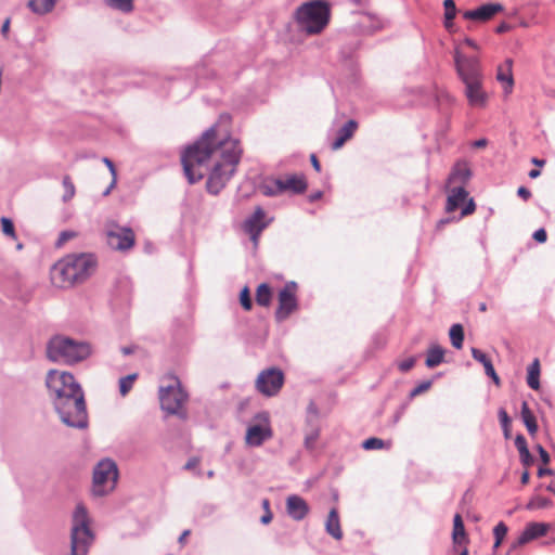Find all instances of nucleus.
Instances as JSON below:
<instances>
[{
	"instance_id": "obj_1",
	"label": "nucleus",
	"mask_w": 555,
	"mask_h": 555,
	"mask_svg": "<svg viewBox=\"0 0 555 555\" xmlns=\"http://www.w3.org/2000/svg\"><path fill=\"white\" fill-rule=\"evenodd\" d=\"M242 152L238 140L217 139L216 128L210 127L182 152L184 175L190 184L208 176L206 190L218 195L235 173Z\"/></svg>"
},
{
	"instance_id": "obj_2",
	"label": "nucleus",
	"mask_w": 555,
	"mask_h": 555,
	"mask_svg": "<svg viewBox=\"0 0 555 555\" xmlns=\"http://www.w3.org/2000/svg\"><path fill=\"white\" fill-rule=\"evenodd\" d=\"M46 385L62 422L72 427L87 426L83 390L74 375L65 371L50 370L47 373Z\"/></svg>"
},
{
	"instance_id": "obj_3",
	"label": "nucleus",
	"mask_w": 555,
	"mask_h": 555,
	"mask_svg": "<svg viewBox=\"0 0 555 555\" xmlns=\"http://www.w3.org/2000/svg\"><path fill=\"white\" fill-rule=\"evenodd\" d=\"M96 268V259L91 254H70L53 264L51 282L60 288L70 287L86 281Z\"/></svg>"
},
{
	"instance_id": "obj_4",
	"label": "nucleus",
	"mask_w": 555,
	"mask_h": 555,
	"mask_svg": "<svg viewBox=\"0 0 555 555\" xmlns=\"http://www.w3.org/2000/svg\"><path fill=\"white\" fill-rule=\"evenodd\" d=\"M331 9L324 0H313L302 3L295 13L299 28L309 34H320L328 24Z\"/></svg>"
},
{
	"instance_id": "obj_5",
	"label": "nucleus",
	"mask_w": 555,
	"mask_h": 555,
	"mask_svg": "<svg viewBox=\"0 0 555 555\" xmlns=\"http://www.w3.org/2000/svg\"><path fill=\"white\" fill-rule=\"evenodd\" d=\"M164 382L167 384L160 385L158 390L162 410L168 415H176L185 421L188 411L184 405L189 399L188 392L177 376H168Z\"/></svg>"
},
{
	"instance_id": "obj_6",
	"label": "nucleus",
	"mask_w": 555,
	"mask_h": 555,
	"mask_svg": "<svg viewBox=\"0 0 555 555\" xmlns=\"http://www.w3.org/2000/svg\"><path fill=\"white\" fill-rule=\"evenodd\" d=\"M89 345L78 343L67 337L56 336L48 345V358L53 362L73 364L89 357Z\"/></svg>"
},
{
	"instance_id": "obj_7",
	"label": "nucleus",
	"mask_w": 555,
	"mask_h": 555,
	"mask_svg": "<svg viewBox=\"0 0 555 555\" xmlns=\"http://www.w3.org/2000/svg\"><path fill=\"white\" fill-rule=\"evenodd\" d=\"M90 517L86 506L77 504L73 515L70 534L72 555H87L94 541V534L90 528Z\"/></svg>"
},
{
	"instance_id": "obj_8",
	"label": "nucleus",
	"mask_w": 555,
	"mask_h": 555,
	"mask_svg": "<svg viewBox=\"0 0 555 555\" xmlns=\"http://www.w3.org/2000/svg\"><path fill=\"white\" fill-rule=\"evenodd\" d=\"M118 479V469L114 461L105 459L98 463L93 470L92 493L103 496L112 492Z\"/></svg>"
},
{
	"instance_id": "obj_9",
	"label": "nucleus",
	"mask_w": 555,
	"mask_h": 555,
	"mask_svg": "<svg viewBox=\"0 0 555 555\" xmlns=\"http://www.w3.org/2000/svg\"><path fill=\"white\" fill-rule=\"evenodd\" d=\"M104 235L106 244L114 250L127 251L135 245L134 231L115 222L105 224Z\"/></svg>"
},
{
	"instance_id": "obj_10",
	"label": "nucleus",
	"mask_w": 555,
	"mask_h": 555,
	"mask_svg": "<svg viewBox=\"0 0 555 555\" xmlns=\"http://www.w3.org/2000/svg\"><path fill=\"white\" fill-rule=\"evenodd\" d=\"M453 59L455 72L462 83L476 79H485L482 67L477 56L466 55L459 49H455Z\"/></svg>"
},
{
	"instance_id": "obj_11",
	"label": "nucleus",
	"mask_w": 555,
	"mask_h": 555,
	"mask_svg": "<svg viewBox=\"0 0 555 555\" xmlns=\"http://www.w3.org/2000/svg\"><path fill=\"white\" fill-rule=\"evenodd\" d=\"M284 384V374L278 367H269L261 371L256 379L257 390L267 396L276 395Z\"/></svg>"
},
{
	"instance_id": "obj_12",
	"label": "nucleus",
	"mask_w": 555,
	"mask_h": 555,
	"mask_svg": "<svg viewBox=\"0 0 555 555\" xmlns=\"http://www.w3.org/2000/svg\"><path fill=\"white\" fill-rule=\"evenodd\" d=\"M297 283L294 281L287 282L284 287L279 292V306L275 310V319L278 321L286 320L298 308V300L296 297Z\"/></svg>"
},
{
	"instance_id": "obj_13",
	"label": "nucleus",
	"mask_w": 555,
	"mask_h": 555,
	"mask_svg": "<svg viewBox=\"0 0 555 555\" xmlns=\"http://www.w3.org/2000/svg\"><path fill=\"white\" fill-rule=\"evenodd\" d=\"M266 212L258 206L253 215H250L243 223V230L249 235L250 240L257 244L261 232L269 225L264 221Z\"/></svg>"
},
{
	"instance_id": "obj_14",
	"label": "nucleus",
	"mask_w": 555,
	"mask_h": 555,
	"mask_svg": "<svg viewBox=\"0 0 555 555\" xmlns=\"http://www.w3.org/2000/svg\"><path fill=\"white\" fill-rule=\"evenodd\" d=\"M504 7L498 2H488L481 4L474 10H467L463 13L465 20L487 22L491 20L495 14L502 12Z\"/></svg>"
},
{
	"instance_id": "obj_15",
	"label": "nucleus",
	"mask_w": 555,
	"mask_h": 555,
	"mask_svg": "<svg viewBox=\"0 0 555 555\" xmlns=\"http://www.w3.org/2000/svg\"><path fill=\"white\" fill-rule=\"evenodd\" d=\"M464 94L472 106L481 107L487 102V93L483 89V79L464 82Z\"/></svg>"
},
{
	"instance_id": "obj_16",
	"label": "nucleus",
	"mask_w": 555,
	"mask_h": 555,
	"mask_svg": "<svg viewBox=\"0 0 555 555\" xmlns=\"http://www.w3.org/2000/svg\"><path fill=\"white\" fill-rule=\"evenodd\" d=\"M550 524L532 521L527 524L521 534L514 542L513 547L521 546L545 535L550 530Z\"/></svg>"
},
{
	"instance_id": "obj_17",
	"label": "nucleus",
	"mask_w": 555,
	"mask_h": 555,
	"mask_svg": "<svg viewBox=\"0 0 555 555\" xmlns=\"http://www.w3.org/2000/svg\"><path fill=\"white\" fill-rule=\"evenodd\" d=\"M308 503L297 494L288 495L286 499V512L288 516L296 520H302L309 514Z\"/></svg>"
},
{
	"instance_id": "obj_18",
	"label": "nucleus",
	"mask_w": 555,
	"mask_h": 555,
	"mask_svg": "<svg viewBox=\"0 0 555 555\" xmlns=\"http://www.w3.org/2000/svg\"><path fill=\"white\" fill-rule=\"evenodd\" d=\"M272 430L268 425L255 424L250 425L246 430L245 440L249 447H259L266 440L271 438Z\"/></svg>"
},
{
	"instance_id": "obj_19",
	"label": "nucleus",
	"mask_w": 555,
	"mask_h": 555,
	"mask_svg": "<svg viewBox=\"0 0 555 555\" xmlns=\"http://www.w3.org/2000/svg\"><path fill=\"white\" fill-rule=\"evenodd\" d=\"M473 176L472 169L466 160H457L449 175L448 182L451 183H460V185L465 186V184L470 180Z\"/></svg>"
},
{
	"instance_id": "obj_20",
	"label": "nucleus",
	"mask_w": 555,
	"mask_h": 555,
	"mask_svg": "<svg viewBox=\"0 0 555 555\" xmlns=\"http://www.w3.org/2000/svg\"><path fill=\"white\" fill-rule=\"evenodd\" d=\"M357 129L358 122L354 119H349L341 128L338 129L337 137L332 142V149L336 151L343 147L344 144L353 137Z\"/></svg>"
},
{
	"instance_id": "obj_21",
	"label": "nucleus",
	"mask_w": 555,
	"mask_h": 555,
	"mask_svg": "<svg viewBox=\"0 0 555 555\" xmlns=\"http://www.w3.org/2000/svg\"><path fill=\"white\" fill-rule=\"evenodd\" d=\"M472 357L474 358V360L483 365L486 375L490 377L496 386H500L501 379L496 374L494 366L491 360L488 358V356L478 348L473 347Z\"/></svg>"
},
{
	"instance_id": "obj_22",
	"label": "nucleus",
	"mask_w": 555,
	"mask_h": 555,
	"mask_svg": "<svg viewBox=\"0 0 555 555\" xmlns=\"http://www.w3.org/2000/svg\"><path fill=\"white\" fill-rule=\"evenodd\" d=\"M467 196L468 192L465 190V186L457 185L452 188L447 198L446 210L448 212L455 211Z\"/></svg>"
},
{
	"instance_id": "obj_23",
	"label": "nucleus",
	"mask_w": 555,
	"mask_h": 555,
	"mask_svg": "<svg viewBox=\"0 0 555 555\" xmlns=\"http://www.w3.org/2000/svg\"><path fill=\"white\" fill-rule=\"evenodd\" d=\"M260 191L263 195L272 197L285 192V185L281 178H266L260 184Z\"/></svg>"
},
{
	"instance_id": "obj_24",
	"label": "nucleus",
	"mask_w": 555,
	"mask_h": 555,
	"mask_svg": "<svg viewBox=\"0 0 555 555\" xmlns=\"http://www.w3.org/2000/svg\"><path fill=\"white\" fill-rule=\"evenodd\" d=\"M325 530L335 540H340L343 538L339 516L336 508H332L330 511L327 519L325 521Z\"/></svg>"
},
{
	"instance_id": "obj_25",
	"label": "nucleus",
	"mask_w": 555,
	"mask_h": 555,
	"mask_svg": "<svg viewBox=\"0 0 555 555\" xmlns=\"http://www.w3.org/2000/svg\"><path fill=\"white\" fill-rule=\"evenodd\" d=\"M512 68H513V60L512 59H506L505 63L498 67L496 79L500 82L507 83V86L505 87V92H511L512 88L514 86Z\"/></svg>"
},
{
	"instance_id": "obj_26",
	"label": "nucleus",
	"mask_w": 555,
	"mask_h": 555,
	"mask_svg": "<svg viewBox=\"0 0 555 555\" xmlns=\"http://www.w3.org/2000/svg\"><path fill=\"white\" fill-rule=\"evenodd\" d=\"M285 192L291 191L294 194H302L307 190V182L304 176L291 175L283 179Z\"/></svg>"
},
{
	"instance_id": "obj_27",
	"label": "nucleus",
	"mask_w": 555,
	"mask_h": 555,
	"mask_svg": "<svg viewBox=\"0 0 555 555\" xmlns=\"http://www.w3.org/2000/svg\"><path fill=\"white\" fill-rule=\"evenodd\" d=\"M520 414H521L522 422H524L528 433L531 436H534L538 431V424H537L535 416L533 415L532 411L529 409V405L526 401H524L521 404Z\"/></svg>"
},
{
	"instance_id": "obj_28",
	"label": "nucleus",
	"mask_w": 555,
	"mask_h": 555,
	"mask_svg": "<svg viewBox=\"0 0 555 555\" xmlns=\"http://www.w3.org/2000/svg\"><path fill=\"white\" fill-rule=\"evenodd\" d=\"M444 349L439 345H433L428 351L425 364L427 367L433 369L443 362Z\"/></svg>"
},
{
	"instance_id": "obj_29",
	"label": "nucleus",
	"mask_w": 555,
	"mask_h": 555,
	"mask_svg": "<svg viewBox=\"0 0 555 555\" xmlns=\"http://www.w3.org/2000/svg\"><path fill=\"white\" fill-rule=\"evenodd\" d=\"M452 539L454 544L461 545L467 542L464 522L460 514H455L453 519Z\"/></svg>"
},
{
	"instance_id": "obj_30",
	"label": "nucleus",
	"mask_w": 555,
	"mask_h": 555,
	"mask_svg": "<svg viewBox=\"0 0 555 555\" xmlns=\"http://www.w3.org/2000/svg\"><path fill=\"white\" fill-rule=\"evenodd\" d=\"M27 7L38 15L51 12L55 7V0H29Z\"/></svg>"
},
{
	"instance_id": "obj_31",
	"label": "nucleus",
	"mask_w": 555,
	"mask_h": 555,
	"mask_svg": "<svg viewBox=\"0 0 555 555\" xmlns=\"http://www.w3.org/2000/svg\"><path fill=\"white\" fill-rule=\"evenodd\" d=\"M527 384L533 390L540 388V363L538 359L528 367Z\"/></svg>"
},
{
	"instance_id": "obj_32",
	"label": "nucleus",
	"mask_w": 555,
	"mask_h": 555,
	"mask_svg": "<svg viewBox=\"0 0 555 555\" xmlns=\"http://www.w3.org/2000/svg\"><path fill=\"white\" fill-rule=\"evenodd\" d=\"M449 336L452 346L455 349H461L463 347L464 343V328L463 325L460 323H455L450 327Z\"/></svg>"
},
{
	"instance_id": "obj_33",
	"label": "nucleus",
	"mask_w": 555,
	"mask_h": 555,
	"mask_svg": "<svg viewBox=\"0 0 555 555\" xmlns=\"http://www.w3.org/2000/svg\"><path fill=\"white\" fill-rule=\"evenodd\" d=\"M272 293L267 283H261L256 291V301L259 306L268 307L271 302Z\"/></svg>"
},
{
	"instance_id": "obj_34",
	"label": "nucleus",
	"mask_w": 555,
	"mask_h": 555,
	"mask_svg": "<svg viewBox=\"0 0 555 555\" xmlns=\"http://www.w3.org/2000/svg\"><path fill=\"white\" fill-rule=\"evenodd\" d=\"M137 378V373H132L119 379V393L122 397L127 396L129 391L133 388Z\"/></svg>"
},
{
	"instance_id": "obj_35",
	"label": "nucleus",
	"mask_w": 555,
	"mask_h": 555,
	"mask_svg": "<svg viewBox=\"0 0 555 555\" xmlns=\"http://www.w3.org/2000/svg\"><path fill=\"white\" fill-rule=\"evenodd\" d=\"M390 446H391L390 441H385V440H383L380 438H376V437L367 438L362 442V448L364 450H379L383 448H390Z\"/></svg>"
},
{
	"instance_id": "obj_36",
	"label": "nucleus",
	"mask_w": 555,
	"mask_h": 555,
	"mask_svg": "<svg viewBox=\"0 0 555 555\" xmlns=\"http://www.w3.org/2000/svg\"><path fill=\"white\" fill-rule=\"evenodd\" d=\"M499 421L503 430V435L505 439L511 438V417L508 416L505 409L501 408L498 412Z\"/></svg>"
},
{
	"instance_id": "obj_37",
	"label": "nucleus",
	"mask_w": 555,
	"mask_h": 555,
	"mask_svg": "<svg viewBox=\"0 0 555 555\" xmlns=\"http://www.w3.org/2000/svg\"><path fill=\"white\" fill-rule=\"evenodd\" d=\"M62 184H63V188H64L63 201L64 202H68L76 194L75 184H74V182L72 181V178L68 175L64 176Z\"/></svg>"
},
{
	"instance_id": "obj_38",
	"label": "nucleus",
	"mask_w": 555,
	"mask_h": 555,
	"mask_svg": "<svg viewBox=\"0 0 555 555\" xmlns=\"http://www.w3.org/2000/svg\"><path fill=\"white\" fill-rule=\"evenodd\" d=\"M552 505H553V502L548 498L537 496L535 499L531 500L527 504V508L528 509L546 508V507H551Z\"/></svg>"
},
{
	"instance_id": "obj_39",
	"label": "nucleus",
	"mask_w": 555,
	"mask_h": 555,
	"mask_svg": "<svg viewBox=\"0 0 555 555\" xmlns=\"http://www.w3.org/2000/svg\"><path fill=\"white\" fill-rule=\"evenodd\" d=\"M134 0H108L107 3L122 12H130L133 9Z\"/></svg>"
},
{
	"instance_id": "obj_40",
	"label": "nucleus",
	"mask_w": 555,
	"mask_h": 555,
	"mask_svg": "<svg viewBox=\"0 0 555 555\" xmlns=\"http://www.w3.org/2000/svg\"><path fill=\"white\" fill-rule=\"evenodd\" d=\"M240 302L245 310H250L253 307V300L249 288L245 286L240 293Z\"/></svg>"
},
{
	"instance_id": "obj_41",
	"label": "nucleus",
	"mask_w": 555,
	"mask_h": 555,
	"mask_svg": "<svg viewBox=\"0 0 555 555\" xmlns=\"http://www.w3.org/2000/svg\"><path fill=\"white\" fill-rule=\"evenodd\" d=\"M103 163L106 165V167L109 169L111 173H112V181H111V184L104 191L103 195L106 196L111 193V191L114 189L115 184H116V169H115V166L113 164V162L108 158H103Z\"/></svg>"
},
{
	"instance_id": "obj_42",
	"label": "nucleus",
	"mask_w": 555,
	"mask_h": 555,
	"mask_svg": "<svg viewBox=\"0 0 555 555\" xmlns=\"http://www.w3.org/2000/svg\"><path fill=\"white\" fill-rule=\"evenodd\" d=\"M443 8H444V16L447 20H454L457 13L456 4L454 0H444L443 1Z\"/></svg>"
},
{
	"instance_id": "obj_43",
	"label": "nucleus",
	"mask_w": 555,
	"mask_h": 555,
	"mask_svg": "<svg viewBox=\"0 0 555 555\" xmlns=\"http://www.w3.org/2000/svg\"><path fill=\"white\" fill-rule=\"evenodd\" d=\"M319 436H320V431L318 428L311 429V431L309 434H307L305 437L306 449L313 450Z\"/></svg>"
},
{
	"instance_id": "obj_44",
	"label": "nucleus",
	"mask_w": 555,
	"mask_h": 555,
	"mask_svg": "<svg viewBox=\"0 0 555 555\" xmlns=\"http://www.w3.org/2000/svg\"><path fill=\"white\" fill-rule=\"evenodd\" d=\"M1 225H2V232L12 237V238H15V230H14V224L12 222L11 219L7 218V217H2L1 218Z\"/></svg>"
},
{
	"instance_id": "obj_45",
	"label": "nucleus",
	"mask_w": 555,
	"mask_h": 555,
	"mask_svg": "<svg viewBox=\"0 0 555 555\" xmlns=\"http://www.w3.org/2000/svg\"><path fill=\"white\" fill-rule=\"evenodd\" d=\"M433 382L431 380H424L420 385H417L415 388H413L410 391L409 398L413 399L416 396L427 391L431 387Z\"/></svg>"
},
{
	"instance_id": "obj_46",
	"label": "nucleus",
	"mask_w": 555,
	"mask_h": 555,
	"mask_svg": "<svg viewBox=\"0 0 555 555\" xmlns=\"http://www.w3.org/2000/svg\"><path fill=\"white\" fill-rule=\"evenodd\" d=\"M262 508L264 511H263L262 517L260 518V522L262 525H268L272 520V517H273V515L270 511V502L268 499L262 500Z\"/></svg>"
},
{
	"instance_id": "obj_47",
	"label": "nucleus",
	"mask_w": 555,
	"mask_h": 555,
	"mask_svg": "<svg viewBox=\"0 0 555 555\" xmlns=\"http://www.w3.org/2000/svg\"><path fill=\"white\" fill-rule=\"evenodd\" d=\"M507 531V526L503 521H500L493 529L494 539L504 540Z\"/></svg>"
},
{
	"instance_id": "obj_48",
	"label": "nucleus",
	"mask_w": 555,
	"mask_h": 555,
	"mask_svg": "<svg viewBox=\"0 0 555 555\" xmlns=\"http://www.w3.org/2000/svg\"><path fill=\"white\" fill-rule=\"evenodd\" d=\"M416 359L414 357H410L398 364L399 370L402 373L409 372L415 365Z\"/></svg>"
},
{
	"instance_id": "obj_49",
	"label": "nucleus",
	"mask_w": 555,
	"mask_h": 555,
	"mask_svg": "<svg viewBox=\"0 0 555 555\" xmlns=\"http://www.w3.org/2000/svg\"><path fill=\"white\" fill-rule=\"evenodd\" d=\"M520 462L525 467H529L533 463V456L531 455L529 449L524 450L519 453Z\"/></svg>"
},
{
	"instance_id": "obj_50",
	"label": "nucleus",
	"mask_w": 555,
	"mask_h": 555,
	"mask_svg": "<svg viewBox=\"0 0 555 555\" xmlns=\"http://www.w3.org/2000/svg\"><path fill=\"white\" fill-rule=\"evenodd\" d=\"M515 447L517 448L518 452L520 453L521 451H526L528 450V446H527V440L526 438L524 437V435L521 434H518L516 437H515Z\"/></svg>"
},
{
	"instance_id": "obj_51",
	"label": "nucleus",
	"mask_w": 555,
	"mask_h": 555,
	"mask_svg": "<svg viewBox=\"0 0 555 555\" xmlns=\"http://www.w3.org/2000/svg\"><path fill=\"white\" fill-rule=\"evenodd\" d=\"M532 238L538 243H545L547 240V233L545 229L540 228L533 232Z\"/></svg>"
},
{
	"instance_id": "obj_52",
	"label": "nucleus",
	"mask_w": 555,
	"mask_h": 555,
	"mask_svg": "<svg viewBox=\"0 0 555 555\" xmlns=\"http://www.w3.org/2000/svg\"><path fill=\"white\" fill-rule=\"evenodd\" d=\"M76 237V233L73 232V231H63L60 236H59V240H57V246H62L63 244H65L66 242H68L69 240Z\"/></svg>"
},
{
	"instance_id": "obj_53",
	"label": "nucleus",
	"mask_w": 555,
	"mask_h": 555,
	"mask_svg": "<svg viewBox=\"0 0 555 555\" xmlns=\"http://www.w3.org/2000/svg\"><path fill=\"white\" fill-rule=\"evenodd\" d=\"M537 450L539 452L540 459L543 462V464H545V465L548 464L551 461V457H550V454L547 453V451L541 444L537 446Z\"/></svg>"
},
{
	"instance_id": "obj_54",
	"label": "nucleus",
	"mask_w": 555,
	"mask_h": 555,
	"mask_svg": "<svg viewBox=\"0 0 555 555\" xmlns=\"http://www.w3.org/2000/svg\"><path fill=\"white\" fill-rule=\"evenodd\" d=\"M199 464V459L196 456L190 457L184 465V469L192 470L195 469Z\"/></svg>"
},
{
	"instance_id": "obj_55",
	"label": "nucleus",
	"mask_w": 555,
	"mask_h": 555,
	"mask_svg": "<svg viewBox=\"0 0 555 555\" xmlns=\"http://www.w3.org/2000/svg\"><path fill=\"white\" fill-rule=\"evenodd\" d=\"M475 203L473 198L469 199V202L465 205V207L462 209V216L470 215L475 211Z\"/></svg>"
},
{
	"instance_id": "obj_56",
	"label": "nucleus",
	"mask_w": 555,
	"mask_h": 555,
	"mask_svg": "<svg viewBox=\"0 0 555 555\" xmlns=\"http://www.w3.org/2000/svg\"><path fill=\"white\" fill-rule=\"evenodd\" d=\"M517 195L524 201H528L531 197V192L526 186H519Z\"/></svg>"
},
{
	"instance_id": "obj_57",
	"label": "nucleus",
	"mask_w": 555,
	"mask_h": 555,
	"mask_svg": "<svg viewBox=\"0 0 555 555\" xmlns=\"http://www.w3.org/2000/svg\"><path fill=\"white\" fill-rule=\"evenodd\" d=\"M511 29V25L506 22H502L500 23L496 28H495V33L496 34H504L506 31H508Z\"/></svg>"
},
{
	"instance_id": "obj_58",
	"label": "nucleus",
	"mask_w": 555,
	"mask_h": 555,
	"mask_svg": "<svg viewBox=\"0 0 555 555\" xmlns=\"http://www.w3.org/2000/svg\"><path fill=\"white\" fill-rule=\"evenodd\" d=\"M156 251V246L151 241H145L144 243V253L147 255H152Z\"/></svg>"
},
{
	"instance_id": "obj_59",
	"label": "nucleus",
	"mask_w": 555,
	"mask_h": 555,
	"mask_svg": "<svg viewBox=\"0 0 555 555\" xmlns=\"http://www.w3.org/2000/svg\"><path fill=\"white\" fill-rule=\"evenodd\" d=\"M406 405L408 403H403L402 405H400V408L398 409V411L396 412L395 416H393V423H398L399 420L402 417L405 409H406Z\"/></svg>"
},
{
	"instance_id": "obj_60",
	"label": "nucleus",
	"mask_w": 555,
	"mask_h": 555,
	"mask_svg": "<svg viewBox=\"0 0 555 555\" xmlns=\"http://www.w3.org/2000/svg\"><path fill=\"white\" fill-rule=\"evenodd\" d=\"M552 475H554V470H553V469H551V468L540 467V468L538 469V476H539L540 478H542V477H544V476H552Z\"/></svg>"
},
{
	"instance_id": "obj_61",
	"label": "nucleus",
	"mask_w": 555,
	"mask_h": 555,
	"mask_svg": "<svg viewBox=\"0 0 555 555\" xmlns=\"http://www.w3.org/2000/svg\"><path fill=\"white\" fill-rule=\"evenodd\" d=\"M310 162H311V165L314 168V170H317L318 172L321 171L320 162H319L318 157L314 154H311Z\"/></svg>"
},
{
	"instance_id": "obj_62",
	"label": "nucleus",
	"mask_w": 555,
	"mask_h": 555,
	"mask_svg": "<svg viewBox=\"0 0 555 555\" xmlns=\"http://www.w3.org/2000/svg\"><path fill=\"white\" fill-rule=\"evenodd\" d=\"M322 196H323L322 191H315V192L311 193L308 198H309L310 203H314V202L319 201Z\"/></svg>"
},
{
	"instance_id": "obj_63",
	"label": "nucleus",
	"mask_w": 555,
	"mask_h": 555,
	"mask_svg": "<svg viewBox=\"0 0 555 555\" xmlns=\"http://www.w3.org/2000/svg\"><path fill=\"white\" fill-rule=\"evenodd\" d=\"M454 20H447V17L444 16L443 18V26L444 28L448 30V31H453V28H454V23H453Z\"/></svg>"
},
{
	"instance_id": "obj_64",
	"label": "nucleus",
	"mask_w": 555,
	"mask_h": 555,
	"mask_svg": "<svg viewBox=\"0 0 555 555\" xmlns=\"http://www.w3.org/2000/svg\"><path fill=\"white\" fill-rule=\"evenodd\" d=\"M464 43L467 44L468 47L475 49V50H478L479 49V46L476 43L475 40H473L472 38L469 37H466L464 39Z\"/></svg>"
}]
</instances>
